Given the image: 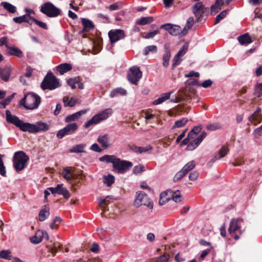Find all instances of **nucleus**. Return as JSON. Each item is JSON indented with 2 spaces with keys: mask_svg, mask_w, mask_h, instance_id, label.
I'll list each match as a JSON object with an SVG mask.
<instances>
[{
  "mask_svg": "<svg viewBox=\"0 0 262 262\" xmlns=\"http://www.w3.org/2000/svg\"><path fill=\"white\" fill-rule=\"evenodd\" d=\"M6 120L7 122L14 124L23 132L37 133L46 132L49 129V125L41 121H38L35 124L24 122L16 116L12 115L9 110L6 111Z\"/></svg>",
  "mask_w": 262,
  "mask_h": 262,
  "instance_id": "nucleus-1",
  "label": "nucleus"
},
{
  "mask_svg": "<svg viewBox=\"0 0 262 262\" xmlns=\"http://www.w3.org/2000/svg\"><path fill=\"white\" fill-rule=\"evenodd\" d=\"M40 103V97L33 93H29L25 94L19 103L20 105H23L27 110H34L37 108Z\"/></svg>",
  "mask_w": 262,
  "mask_h": 262,
  "instance_id": "nucleus-2",
  "label": "nucleus"
},
{
  "mask_svg": "<svg viewBox=\"0 0 262 262\" xmlns=\"http://www.w3.org/2000/svg\"><path fill=\"white\" fill-rule=\"evenodd\" d=\"M244 224L243 220L239 218L233 219L230 221L228 232L234 239H238L239 235L244 232Z\"/></svg>",
  "mask_w": 262,
  "mask_h": 262,
  "instance_id": "nucleus-3",
  "label": "nucleus"
},
{
  "mask_svg": "<svg viewBox=\"0 0 262 262\" xmlns=\"http://www.w3.org/2000/svg\"><path fill=\"white\" fill-rule=\"evenodd\" d=\"M29 160V157L23 151H18L14 153L13 157L14 167L16 171L23 170Z\"/></svg>",
  "mask_w": 262,
  "mask_h": 262,
  "instance_id": "nucleus-4",
  "label": "nucleus"
},
{
  "mask_svg": "<svg viewBox=\"0 0 262 262\" xmlns=\"http://www.w3.org/2000/svg\"><path fill=\"white\" fill-rule=\"evenodd\" d=\"M142 205L147 206L150 209H152L154 206L153 203L145 193L141 191H137L134 206L136 208H139Z\"/></svg>",
  "mask_w": 262,
  "mask_h": 262,
  "instance_id": "nucleus-5",
  "label": "nucleus"
},
{
  "mask_svg": "<svg viewBox=\"0 0 262 262\" xmlns=\"http://www.w3.org/2000/svg\"><path fill=\"white\" fill-rule=\"evenodd\" d=\"M60 86L58 79L52 73H48L41 83V88L44 90H53Z\"/></svg>",
  "mask_w": 262,
  "mask_h": 262,
  "instance_id": "nucleus-6",
  "label": "nucleus"
},
{
  "mask_svg": "<svg viewBox=\"0 0 262 262\" xmlns=\"http://www.w3.org/2000/svg\"><path fill=\"white\" fill-rule=\"evenodd\" d=\"M112 114L113 110L112 108H106L104 111L94 116L92 119L84 124V126L85 128H88L92 125L98 124L101 121L106 119L111 116Z\"/></svg>",
  "mask_w": 262,
  "mask_h": 262,
  "instance_id": "nucleus-7",
  "label": "nucleus"
},
{
  "mask_svg": "<svg viewBox=\"0 0 262 262\" xmlns=\"http://www.w3.org/2000/svg\"><path fill=\"white\" fill-rule=\"evenodd\" d=\"M40 11L49 17H56L61 13V11L51 2L42 4Z\"/></svg>",
  "mask_w": 262,
  "mask_h": 262,
  "instance_id": "nucleus-8",
  "label": "nucleus"
},
{
  "mask_svg": "<svg viewBox=\"0 0 262 262\" xmlns=\"http://www.w3.org/2000/svg\"><path fill=\"white\" fill-rule=\"evenodd\" d=\"M142 76V73L139 67L133 66L129 68L127 73V78L131 83L137 85Z\"/></svg>",
  "mask_w": 262,
  "mask_h": 262,
  "instance_id": "nucleus-9",
  "label": "nucleus"
},
{
  "mask_svg": "<svg viewBox=\"0 0 262 262\" xmlns=\"http://www.w3.org/2000/svg\"><path fill=\"white\" fill-rule=\"evenodd\" d=\"M78 128V124L74 122L68 124L64 127L60 129L57 133V137L60 139L66 136L74 134Z\"/></svg>",
  "mask_w": 262,
  "mask_h": 262,
  "instance_id": "nucleus-10",
  "label": "nucleus"
},
{
  "mask_svg": "<svg viewBox=\"0 0 262 262\" xmlns=\"http://www.w3.org/2000/svg\"><path fill=\"white\" fill-rule=\"evenodd\" d=\"M160 28L167 31L172 35H184L183 30L180 26L177 25H172L171 24H166L162 25Z\"/></svg>",
  "mask_w": 262,
  "mask_h": 262,
  "instance_id": "nucleus-11",
  "label": "nucleus"
},
{
  "mask_svg": "<svg viewBox=\"0 0 262 262\" xmlns=\"http://www.w3.org/2000/svg\"><path fill=\"white\" fill-rule=\"evenodd\" d=\"M132 166L131 162L126 161H121L117 158L113 165L114 168L119 173L126 171Z\"/></svg>",
  "mask_w": 262,
  "mask_h": 262,
  "instance_id": "nucleus-12",
  "label": "nucleus"
},
{
  "mask_svg": "<svg viewBox=\"0 0 262 262\" xmlns=\"http://www.w3.org/2000/svg\"><path fill=\"white\" fill-rule=\"evenodd\" d=\"M124 31L120 29L112 30L108 32V36L112 43H113L125 37Z\"/></svg>",
  "mask_w": 262,
  "mask_h": 262,
  "instance_id": "nucleus-13",
  "label": "nucleus"
},
{
  "mask_svg": "<svg viewBox=\"0 0 262 262\" xmlns=\"http://www.w3.org/2000/svg\"><path fill=\"white\" fill-rule=\"evenodd\" d=\"M206 8L203 5L202 2L196 3L192 8V11L195 16L198 18V20L201 21V18L203 16Z\"/></svg>",
  "mask_w": 262,
  "mask_h": 262,
  "instance_id": "nucleus-14",
  "label": "nucleus"
},
{
  "mask_svg": "<svg viewBox=\"0 0 262 262\" xmlns=\"http://www.w3.org/2000/svg\"><path fill=\"white\" fill-rule=\"evenodd\" d=\"M97 141L104 148L111 147L113 144V141L111 136L108 134L100 135L97 138Z\"/></svg>",
  "mask_w": 262,
  "mask_h": 262,
  "instance_id": "nucleus-15",
  "label": "nucleus"
},
{
  "mask_svg": "<svg viewBox=\"0 0 262 262\" xmlns=\"http://www.w3.org/2000/svg\"><path fill=\"white\" fill-rule=\"evenodd\" d=\"M43 238L46 240L49 239L48 233L46 231L38 230L35 234L30 238V242L34 244H37L39 243Z\"/></svg>",
  "mask_w": 262,
  "mask_h": 262,
  "instance_id": "nucleus-16",
  "label": "nucleus"
},
{
  "mask_svg": "<svg viewBox=\"0 0 262 262\" xmlns=\"http://www.w3.org/2000/svg\"><path fill=\"white\" fill-rule=\"evenodd\" d=\"M207 134L203 132L196 139L189 142L187 146L188 150H193L195 149L201 143L202 140L206 137Z\"/></svg>",
  "mask_w": 262,
  "mask_h": 262,
  "instance_id": "nucleus-17",
  "label": "nucleus"
},
{
  "mask_svg": "<svg viewBox=\"0 0 262 262\" xmlns=\"http://www.w3.org/2000/svg\"><path fill=\"white\" fill-rule=\"evenodd\" d=\"M188 49L187 45H184L182 48L179 51L178 53L174 57L172 62V67H175L179 65L182 61V59L181 57L183 56L187 52Z\"/></svg>",
  "mask_w": 262,
  "mask_h": 262,
  "instance_id": "nucleus-18",
  "label": "nucleus"
},
{
  "mask_svg": "<svg viewBox=\"0 0 262 262\" xmlns=\"http://www.w3.org/2000/svg\"><path fill=\"white\" fill-rule=\"evenodd\" d=\"M87 112L86 110H81L79 112H77L73 114L67 116L65 119L64 121L67 123H70L72 121H76L79 119L81 115L85 114Z\"/></svg>",
  "mask_w": 262,
  "mask_h": 262,
  "instance_id": "nucleus-19",
  "label": "nucleus"
},
{
  "mask_svg": "<svg viewBox=\"0 0 262 262\" xmlns=\"http://www.w3.org/2000/svg\"><path fill=\"white\" fill-rule=\"evenodd\" d=\"M11 72V69L9 67H5L4 68L0 69V76L2 80L5 81L9 80L10 74Z\"/></svg>",
  "mask_w": 262,
  "mask_h": 262,
  "instance_id": "nucleus-20",
  "label": "nucleus"
},
{
  "mask_svg": "<svg viewBox=\"0 0 262 262\" xmlns=\"http://www.w3.org/2000/svg\"><path fill=\"white\" fill-rule=\"evenodd\" d=\"M72 168L66 167L63 169L61 174L68 182H70L71 179L74 177V174L72 172Z\"/></svg>",
  "mask_w": 262,
  "mask_h": 262,
  "instance_id": "nucleus-21",
  "label": "nucleus"
},
{
  "mask_svg": "<svg viewBox=\"0 0 262 262\" xmlns=\"http://www.w3.org/2000/svg\"><path fill=\"white\" fill-rule=\"evenodd\" d=\"M33 18L34 17H29V16L25 14L20 16L14 17L13 20L15 23L17 24H21L23 22H25L30 25H32Z\"/></svg>",
  "mask_w": 262,
  "mask_h": 262,
  "instance_id": "nucleus-22",
  "label": "nucleus"
},
{
  "mask_svg": "<svg viewBox=\"0 0 262 262\" xmlns=\"http://www.w3.org/2000/svg\"><path fill=\"white\" fill-rule=\"evenodd\" d=\"M229 151V149L227 146H223L211 161L214 162L216 160L224 157L228 154Z\"/></svg>",
  "mask_w": 262,
  "mask_h": 262,
  "instance_id": "nucleus-23",
  "label": "nucleus"
},
{
  "mask_svg": "<svg viewBox=\"0 0 262 262\" xmlns=\"http://www.w3.org/2000/svg\"><path fill=\"white\" fill-rule=\"evenodd\" d=\"M50 215V209L49 207L45 206L39 211L38 214V220L41 221H44Z\"/></svg>",
  "mask_w": 262,
  "mask_h": 262,
  "instance_id": "nucleus-24",
  "label": "nucleus"
},
{
  "mask_svg": "<svg viewBox=\"0 0 262 262\" xmlns=\"http://www.w3.org/2000/svg\"><path fill=\"white\" fill-rule=\"evenodd\" d=\"M86 147V144L81 143L74 145L70 149L69 152L71 153H83L85 152L84 149Z\"/></svg>",
  "mask_w": 262,
  "mask_h": 262,
  "instance_id": "nucleus-25",
  "label": "nucleus"
},
{
  "mask_svg": "<svg viewBox=\"0 0 262 262\" xmlns=\"http://www.w3.org/2000/svg\"><path fill=\"white\" fill-rule=\"evenodd\" d=\"M171 93H172V92L162 94L159 98L153 101L152 104L154 105H158L162 103L169 99Z\"/></svg>",
  "mask_w": 262,
  "mask_h": 262,
  "instance_id": "nucleus-26",
  "label": "nucleus"
},
{
  "mask_svg": "<svg viewBox=\"0 0 262 262\" xmlns=\"http://www.w3.org/2000/svg\"><path fill=\"white\" fill-rule=\"evenodd\" d=\"M81 23L83 26V31H89L94 28V25L93 22L87 18H82Z\"/></svg>",
  "mask_w": 262,
  "mask_h": 262,
  "instance_id": "nucleus-27",
  "label": "nucleus"
},
{
  "mask_svg": "<svg viewBox=\"0 0 262 262\" xmlns=\"http://www.w3.org/2000/svg\"><path fill=\"white\" fill-rule=\"evenodd\" d=\"M56 68L57 70L60 73V74L63 75L65 73L70 71L72 69V67L70 63H64L59 64L56 67Z\"/></svg>",
  "mask_w": 262,
  "mask_h": 262,
  "instance_id": "nucleus-28",
  "label": "nucleus"
},
{
  "mask_svg": "<svg viewBox=\"0 0 262 262\" xmlns=\"http://www.w3.org/2000/svg\"><path fill=\"white\" fill-rule=\"evenodd\" d=\"M223 4V1L217 0L215 3L211 7V13L213 15L222 9Z\"/></svg>",
  "mask_w": 262,
  "mask_h": 262,
  "instance_id": "nucleus-29",
  "label": "nucleus"
},
{
  "mask_svg": "<svg viewBox=\"0 0 262 262\" xmlns=\"http://www.w3.org/2000/svg\"><path fill=\"white\" fill-rule=\"evenodd\" d=\"M154 21V18L152 16L142 17L137 20L136 24L139 25H146L150 24Z\"/></svg>",
  "mask_w": 262,
  "mask_h": 262,
  "instance_id": "nucleus-30",
  "label": "nucleus"
},
{
  "mask_svg": "<svg viewBox=\"0 0 262 262\" xmlns=\"http://www.w3.org/2000/svg\"><path fill=\"white\" fill-rule=\"evenodd\" d=\"M57 193L62 195L64 198H70V194L68 189L63 187L62 184H57Z\"/></svg>",
  "mask_w": 262,
  "mask_h": 262,
  "instance_id": "nucleus-31",
  "label": "nucleus"
},
{
  "mask_svg": "<svg viewBox=\"0 0 262 262\" xmlns=\"http://www.w3.org/2000/svg\"><path fill=\"white\" fill-rule=\"evenodd\" d=\"M238 40L241 45L249 44L252 42V39L248 34H245L238 37Z\"/></svg>",
  "mask_w": 262,
  "mask_h": 262,
  "instance_id": "nucleus-32",
  "label": "nucleus"
},
{
  "mask_svg": "<svg viewBox=\"0 0 262 262\" xmlns=\"http://www.w3.org/2000/svg\"><path fill=\"white\" fill-rule=\"evenodd\" d=\"M8 49H9V53L11 55L15 56L18 57H21L23 56V53L19 48L12 47H9Z\"/></svg>",
  "mask_w": 262,
  "mask_h": 262,
  "instance_id": "nucleus-33",
  "label": "nucleus"
},
{
  "mask_svg": "<svg viewBox=\"0 0 262 262\" xmlns=\"http://www.w3.org/2000/svg\"><path fill=\"white\" fill-rule=\"evenodd\" d=\"M196 166V162L193 161H190L186 164L182 168L184 172L187 174L189 171L192 170Z\"/></svg>",
  "mask_w": 262,
  "mask_h": 262,
  "instance_id": "nucleus-34",
  "label": "nucleus"
},
{
  "mask_svg": "<svg viewBox=\"0 0 262 262\" xmlns=\"http://www.w3.org/2000/svg\"><path fill=\"white\" fill-rule=\"evenodd\" d=\"M116 158L114 155H104L99 158V161L101 162H105L106 163H112L114 165Z\"/></svg>",
  "mask_w": 262,
  "mask_h": 262,
  "instance_id": "nucleus-35",
  "label": "nucleus"
},
{
  "mask_svg": "<svg viewBox=\"0 0 262 262\" xmlns=\"http://www.w3.org/2000/svg\"><path fill=\"white\" fill-rule=\"evenodd\" d=\"M202 128L200 126L194 127L189 133L187 137L189 140L194 138L201 132Z\"/></svg>",
  "mask_w": 262,
  "mask_h": 262,
  "instance_id": "nucleus-36",
  "label": "nucleus"
},
{
  "mask_svg": "<svg viewBox=\"0 0 262 262\" xmlns=\"http://www.w3.org/2000/svg\"><path fill=\"white\" fill-rule=\"evenodd\" d=\"M169 200L170 198L168 196V192L166 191L162 192L160 194L159 204L160 205H163L167 203Z\"/></svg>",
  "mask_w": 262,
  "mask_h": 262,
  "instance_id": "nucleus-37",
  "label": "nucleus"
},
{
  "mask_svg": "<svg viewBox=\"0 0 262 262\" xmlns=\"http://www.w3.org/2000/svg\"><path fill=\"white\" fill-rule=\"evenodd\" d=\"M1 6L10 13H14L16 11V8L8 2H2Z\"/></svg>",
  "mask_w": 262,
  "mask_h": 262,
  "instance_id": "nucleus-38",
  "label": "nucleus"
},
{
  "mask_svg": "<svg viewBox=\"0 0 262 262\" xmlns=\"http://www.w3.org/2000/svg\"><path fill=\"white\" fill-rule=\"evenodd\" d=\"M103 183L107 186H110L115 182V178L112 174H108L103 177Z\"/></svg>",
  "mask_w": 262,
  "mask_h": 262,
  "instance_id": "nucleus-39",
  "label": "nucleus"
},
{
  "mask_svg": "<svg viewBox=\"0 0 262 262\" xmlns=\"http://www.w3.org/2000/svg\"><path fill=\"white\" fill-rule=\"evenodd\" d=\"M194 24V19L192 17H190L188 18L187 20L186 24L184 29L183 30V35H185L188 30H189L193 26Z\"/></svg>",
  "mask_w": 262,
  "mask_h": 262,
  "instance_id": "nucleus-40",
  "label": "nucleus"
},
{
  "mask_svg": "<svg viewBox=\"0 0 262 262\" xmlns=\"http://www.w3.org/2000/svg\"><path fill=\"white\" fill-rule=\"evenodd\" d=\"M126 91L122 88H117L112 91L110 94L111 98L114 97L117 94H120L121 95H125Z\"/></svg>",
  "mask_w": 262,
  "mask_h": 262,
  "instance_id": "nucleus-41",
  "label": "nucleus"
},
{
  "mask_svg": "<svg viewBox=\"0 0 262 262\" xmlns=\"http://www.w3.org/2000/svg\"><path fill=\"white\" fill-rule=\"evenodd\" d=\"M171 199L176 203L181 202L182 200V196L180 191L173 192L171 194Z\"/></svg>",
  "mask_w": 262,
  "mask_h": 262,
  "instance_id": "nucleus-42",
  "label": "nucleus"
},
{
  "mask_svg": "<svg viewBox=\"0 0 262 262\" xmlns=\"http://www.w3.org/2000/svg\"><path fill=\"white\" fill-rule=\"evenodd\" d=\"M171 57L170 52L167 51L163 56V66L167 68L169 65V61Z\"/></svg>",
  "mask_w": 262,
  "mask_h": 262,
  "instance_id": "nucleus-43",
  "label": "nucleus"
},
{
  "mask_svg": "<svg viewBox=\"0 0 262 262\" xmlns=\"http://www.w3.org/2000/svg\"><path fill=\"white\" fill-rule=\"evenodd\" d=\"M222 127V125L219 123H213L207 125L206 128L208 130L213 131L221 129Z\"/></svg>",
  "mask_w": 262,
  "mask_h": 262,
  "instance_id": "nucleus-44",
  "label": "nucleus"
},
{
  "mask_svg": "<svg viewBox=\"0 0 262 262\" xmlns=\"http://www.w3.org/2000/svg\"><path fill=\"white\" fill-rule=\"evenodd\" d=\"M14 94H12L10 96L8 97L3 101L0 102V108H4L10 102L11 100L14 97Z\"/></svg>",
  "mask_w": 262,
  "mask_h": 262,
  "instance_id": "nucleus-45",
  "label": "nucleus"
},
{
  "mask_svg": "<svg viewBox=\"0 0 262 262\" xmlns=\"http://www.w3.org/2000/svg\"><path fill=\"white\" fill-rule=\"evenodd\" d=\"M188 122V119L186 118H182L180 120H178L175 122L174 125L173 126V128L175 127H182L184 126Z\"/></svg>",
  "mask_w": 262,
  "mask_h": 262,
  "instance_id": "nucleus-46",
  "label": "nucleus"
},
{
  "mask_svg": "<svg viewBox=\"0 0 262 262\" xmlns=\"http://www.w3.org/2000/svg\"><path fill=\"white\" fill-rule=\"evenodd\" d=\"M157 51V47L156 46L151 45L146 47L144 50V55H147L150 52L155 53Z\"/></svg>",
  "mask_w": 262,
  "mask_h": 262,
  "instance_id": "nucleus-47",
  "label": "nucleus"
},
{
  "mask_svg": "<svg viewBox=\"0 0 262 262\" xmlns=\"http://www.w3.org/2000/svg\"><path fill=\"white\" fill-rule=\"evenodd\" d=\"M11 252L9 250H2L0 252V257L7 259H10Z\"/></svg>",
  "mask_w": 262,
  "mask_h": 262,
  "instance_id": "nucleus-48",
  "label": "nucleus"
},
{
  "mask_svg": "<svg viewBox=\"0 0 262 262\" xmlns=\"http://www.w3.org/2000/svg\"><path fill=\"white\" fill-rule=\"evenodd\" d=\"M186 174L181 169L174 176L173 181L175 182L179 181V180H181L182 178H183Z\"/></svg>",
  "mask_w": 262,
  "mask_h": 262,
  "instance_id": "nucleus-49",
  "label": "nucleus"
},
{
  "mask_svg": "<svg viewBox=\"0 0 262 262\" xmlns=\"http://www.w3.org/2000/svg\"><path fill=\"white\" fill-rule=\"evenodd\" d=\"M3 157V155L0 154V174L3 176H6L5 167L2 159Z\"/></svg>",
  "mask_w": 262,
  "mask_h": 262,
  "instance_id": "nucleus-50",
  "label": "nucleus"
},
{
  "mask_svg": "<svg viewBox=\"0 0 262 262\" xmlns=\"http://www.w3.org/2000/svg\"><path fill=\"white\" fill-rule=\"evenodd\" d=\"M255 93L257 97L262 95V83H257L255 86Z\"/></svg>",
  "mask_w": 262,
  "mask_h": 262,
  "instance_id": "nucleus-51",
  "label": "nucleus"
},
{
  "mask_svg": "<svg viewBox=\"0 0 262 262\" xmlns=\"http://www.w3.org/2000/svg\"><path fill=\"white\" fill-rule=\"evenodd\" d=\"M227 15V11L224 10L221 12L219 14H218L215 18V24L219 23L220 20L223 19Z\"/></svg>",
  "mask_w": 262,
  "mask_h": 262,
  "instance_id": "nucleus-52",
  "label": "nucleus"
},
{
  "mask_svg": "<svg viewBox=\"0 0 262 262\" xmlns=\"http://www.w3.org/2000/svg\"><path fill=\"white\" fill-rule=\"evenodd\" d=\"M33 23H34L36 25L38 26L40 28L44 29H47L48 27L45 23H43L42 21H39L36 18L34 17L33 19Z\"/></svg>",
  "mask_w": 262,
  "mask_h": 262,
  "instance_id": "nucleus-53",
  "label": "nucleus"
},
{
  "mask_svg": "<svg viewBox=\"0 0 262 262\" xmlns=\"http://www.w3.org/2000/svg\"><path fill=\"white\" fill-rule=\"evenodd\" d=\"M67 83L72 89H75L76 88V84L78 83V79L77 78H70L67 80Z\"/></svg>",
  "mask_w": 262,
  "mask_h": 262,
  "instance_id": "nucleus-54",
  "label": "nucleus"
},
{
  "mask_svg": "<svg viewBox=\"0 0 262 262\" xmlns=\"http://www.w3.org/2000/svg\"><path fill=\"white\" fill-rule=\"evenodd\" d=\"M145 171V167L143 165H138L134 167L133 172L135 174H138Z\"/></svg>",
  "mask_w": 262,
  "mask_h": 262,
  "instance_id": "nucleus-55",
  "label": "nucleus"
},
{
  "mask_svg": "<svg viewBox=\"0 0 262 262\" xmlns=\"http://www.w3.org/2000/svg\"><path fill=\"white\" fill-rule=\"evenodd\" d=\"M169 258V255L168 254H163L158 257L156 262H167Z\"/></svg>",
  "mask_w": 262,
  "mask_h": 262,
  "instance_id": "nucleus-56",
  "label": "nucleus"
},
{
  "mask_svg": "<svg viewBox=\"0 0 262 262\" xmlns=\"http://www.w3.org/2000/svg\"><path fill=\"white\" fill-rule=\"evenodd\" d=\"M78 102V99L74 97H71L69 99L68 103H66V105H68L70 107H73L75 106Z\"/></svg>",
  "mask_w": 262,
  "mask_h": 262,
  "instance_id": "nucleus-57",
  "label": "nucleus"
},
{
  "mask_svg": "<svg viewBox=\"0 0 262 262\" xmlns=\"http://www.w3.org/2000/svg\"><path fill=\"white\" fill-rule=\"evenodd\" d=\"M159 33V31L158 30H155L154 31L148 32L144 37L146 39H149L154 37L157 34Z\"/></svg>",
  "mask_w": 262,
  "mask_h": 262,
  "instance_id": "nucleus-58",
  "label": "nucleus"
},
{
  "mask_svg": "<svg viewBox=\"0 0 262 262\" xmlns=\"http://www.w3.org/2000/svg\"><path fill=\"white\" fill-rule=\"evenodd\" d=\"M249 121L251 122V123L253 124L254 125H256L257 123H259L261 122V117L258 116L257 114L255 116H254V118L252 120Z\"/></svg>",
  "mask_w": 262,
  "mask_h": 262,
  "instance_id": "nucleus-59",
  "label": "nucleus"
},
{
  "mask_svg": "<svg viewBox=\"0 0 262 262\" xmlns=\"http://www.w3.org/2000/svg\"><path fill=\"white\" fill-rule=\"evenodd\" d=\"M199 177V173L196 171L191 172L189 175V179L191 181L196 180Z\"/></svg>",
  "mask_w": 262,
  "mask_h": 262,
  "instance_id": "nucleus-60",
  "label": "nucleus"
},
{
  "mask_svg": "<svg viewBox=\"0 0 262 262\" xmlns=\"http://www.w3.org/2000/svg\"><path fill=\"white\" fill-rule=\"evenodd\" d=\"M90 149L97 152H101L102 151L101 148L97 143L93 144L90 147Z\"/></svg>",
  "mask_w": 262,
  "mask_h": 262,
  "instance_id": "nucleus-61",
  "label": "nucleus"
},
{
  "mask_svg": "<svg viewBox=\"0 0 262 262\" xmlns=\"http://www.w3.org/2000/svg\"><path fill=\"white\" fill-rule=\"evenodd\" d=\"M151 149L152 147L150 145L147 146L146 147H139L138 153L141 154L143 152H145Z\"/></svg>",
  "mask_w": 262,
  "mask_h": 262,
  "instance_id": "nucleus-62",
  "label": "nucleus"
},
{
  "mask_svg": "<svg viewBox=\"0 0 262 262\" xmlns=\"http://www.w3.org/2000/svg\"><path fill=\"white\" fill-rule=\"evenodd\" d=\"M212 83L213 82L211 80L208 79V80H205L204 81H203L201 85L203 88H208L210 86H211V84H212Z\"/></svg>",
  "mask_w": 262,
  "mask_h": 262,
  "instance_id": "nucleus-63",
  "label": "nucleus"
},
{
  "mask_svg": "<svg viewBox=\"0 0 262 262\" xmlns=\"http://www.w3.org/2000/svg\"><path fill=\"white\" fill-rule=\"evenodd\" d=\"M254 134L255 137H259L262 134V125L257 128L254 132Z\"/></svg>",
  "mask_w": 262,
  "mask_h": 262,
  "instance_id": "nucleus-64",
  "label": "nucleus"
}]
</instances>
